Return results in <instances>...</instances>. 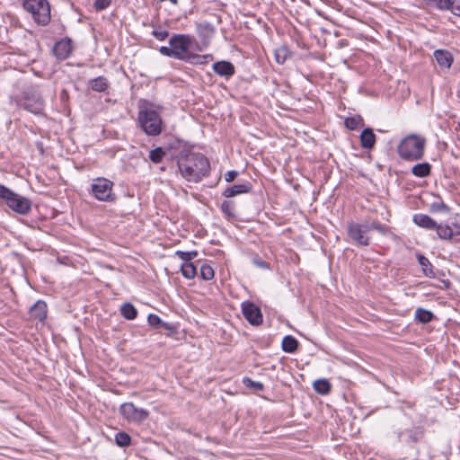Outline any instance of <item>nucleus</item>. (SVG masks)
<instances>
[{
	"mask_svg": "<svg viewBox=\"0 0 460 460\" xmlns=\"http://www.w3.org/2000/svg\"><path fill=\"white\" fill-rule=\"evenodd\" d=\"M176 159L181 175L188 181L197 183L209 174V161L200 153L182 150Z\"/></svg>",
	"mask_w": 460,
	"mask_h": 460,
	"instance_id": "nucleus-1",
	"label": "nucleus"
},
{
	"mask_svg": "<svg viewBox=\"0 0 460 460\" xmlns=\"http://www.w3.org/2000/svg\"><path fill=\"white\" fill-rule=\"evenodd\" d=\"M137 120L141 129L149 137L159 136L164 128L160 112L147 102L139 107Z\"/></svg>",
	"mask_w": 460,
	"mask_h": 460,
	"instance_id": "nucleus-2",
	"label": "nucleus"
},
{
	"mask_svg": "<svg viewBox=\"0 0 460 460\" xmlns=\"http://www.w3.org/2000/svg\"><path fill=\"white\" fill-rule=\"evenodd\" d=\"M426 138L418 134L405 136L398 144L397 153L400 158L407 162L420 160L424 156Z\"/></svg>",
	"mask_w": 460,
	"mask_h": 460,
	"instance_id": "nucleus-3",
	"label": "nucleus"
},
{
	"mask_svg": "<svg viewBox=\"0 0 460 460\" xmlns=\"http://www.w3.org/2000/svg\"><path fill=\"white\" fill-rule=\"evenodd\" d=\"M0 199L5 202L8 208L18 214L27 215L31 209V201L29 199L2 184H0Z\"/></svg>",
	"mask_w": 460,
	"mask_h": 460,
	"instance_id": "nucleus-4",
	"label": "nucleus"
},
{
	"mask_svg": "<svg viewBox=\"0 0 460 460\" xmlns=\"http://www.w3.org/2000/svg\"><path fill=\"white\" fill-rule=\"evenodd\" d=\"M23 8L39 25L46 26L50 22V4L48 0H24Z\"/></svg>",
	"mask_w": 460,
	"mask_h": 460,
	"instance_id": "nucleus-5",
	"label": "nucleus"
},
{
	"mask_svg": "<svg viewBox=\"0 0 460 460\" xmlns=\"http://www.w3.org/2000/svg\"><path fill=\"white\" fill-rule=\"evenodd\" d=\"M194 39L189 34H173L169 40V45L172 47L175 59L181 61H186L189 58L191 52L190 48Z\"/></svg>",
	"mask_w": 460,
	"mask_h": 460,
	"instance_id": "nucleus-6",
	"label": "nucleus"
},
{
	"mask_svg": "<svg viewBox=\"0 0 460 460\" xmlns=\"http://www.w3.org/2000/svg\"><path fill=\"white\" fill-rule=\"evenodd\" d=\"M18 106L35 115H40L43 113L45 102L39 91L31 89L24 92L23 97L18 102Z\"/></svg>",
	"mask_w": 460,
	"mask_h": 460,
	"instance_id": "nucleus-7",
	"label": "nucleus"
},
{
	"mask_svg": "<svg viewBox=\"0 0 460 460\" xmlns=\"http://www.w3.org/2000/svg\"><path fill=\"white\" fill-rule=\"evenodd\" d=\"M113 182L105 178H97L92 184V193L100 201H114L115 194L112 192Z\"/></svg>",
	"mask_w": 460,
	"mask_h": 460,
	"instance_id": "nucleus-8",
	"label": "nucleus"
},
{
	"mask_svg": "<svg viewBox=\"0 0 460 460\" xmlns=\"http://www.w3.org/2000/svg\"><path fill=\"white\" fill-rule=\"evenodd\" d=\"M120 415L128 421L140 423L149 416V411L137 408L133 402H124L119 407Z\"/></svg>",
	"mask_w": 460,
	"mask_h": 460,
	"instance_id": "nucleus-9",
	"label": "nucleus"
},
{
	"mask_svg": "<svg viewBox=\"0 0 460 460\" xmlns=\"http://www.w3.org/2000/svg\"><path fill=\"white\" fill-rule=\"evenodd\" d=\"M348 234L357 244L367 246L369 244V237L366 234L367 229L363 224L349 222L348 224Z\"/></svg>",
	"mask_w": 460,
	"mask_h": 460,
	"instance_id": "nucleus-10",
	"label": "nucleus"
},
{
	"mask_svg": "<svg viewBox=\"0 0 460 460\" xmlns=\"http://www.w3.org/2000/svg\"><path fill=\"white\" fill-rule=\"evenodd\" d=\"M242 313L244 318L252 325H260L263 321L261 309L252 302L244 301L242 303Z\"/></svg>",
	"mask_w": 460,
	"mask_h": 460,
	"instance_id": "nucleus-11",
	"label": "nucleus"
},
{
	"mask_svg": "<svg viewBox=\"0 0 460 460\" xmlns=\"http://www.w3.org/2000/svg\"><path fill=\"white\" fill-rule=\"evenodd\" d=\"M213 71L226 80L235 74V67L230 61L221 60L215 62L212 66Z\"/></svg>",
	"mask_w": 460,
	"mask_h": 460,
	"instance_id": "nucleus-12",
	"label": "nucleus"
},
{
	"mask_svg": "<svg viewBox=\"0 0 460 460\" xmlns=\"http://www.w3.org/2000/svg\"><path fill=\"white\" fill-rule=\"evenodd\" d=\"M72 52L70 39L61 40L54 45L53 53L60 60L66 59Z\"/></svg>",
	"mask_w": 460,
	"mask_h": 460,
	"instance_id": "nucleus-13",
	"label": "nucleus"
},
{
	"mask_svg": "<svg viewBox=\"0 0 460 460\" xmlns=\"http://www.w3.org/2000/svg\"><path fill=\"white\" fill-rule=\"evenodd\" d=\"M48 306L45 301L38 300L31 308V317L40 322H44L47 318Z\"/></svg>",
	"mask_w": 460,
	"mask_h": 460,
	"instance_id": "nucleus-14",
	"label": "nucleus"
},
{
	"mask_svg": "<svg viewBox=\"0 0 460 460\" xmlns=\"http://www.w3.org/2000/svg\"><path fill=\"white\" fill-rule=\"evenodd\" d=\"M252 184L246 181L226 188L222 194L226 198H232L239 194L248 193L252 190Z\"/></svg>",
	"mask_w": 460,
	"mask_h": 460,
	"instance_id": "nucleus-15",
	"label": "nucleus"
},
{
	"mask_svg": "<svg viewBox=\"0 0 460 460\" xmlns=\"http://www.w3.org/2000/svg\"><path fill=\"white\" fill-rule=\"evenodd\" d=\"M412 221L418 226L427 230H435V228L438 227V223L426 214H415L413 216Z\"/></svg>",
	"mask_w": 460,
	"mask_h": 460,
	"instance_id": "nucleus-16",
	"label": "nucleus"
},
{
	"mask_svg": "<svg viewBox=\"0 0 460 460\" xmlns=\"http://www.w3.org/2000/svg\"><path fill=\"white\" fill-rule=\"evenodd\" d=\"M197 32L203 44L207 46L215 33V28L209 22H200L197 24Z\"/></svg>",
	"mask_w": 460,
	"mask_h": 460,
	"instance_id": "nucleus-17",
	"label": "nucleus"
},
{
	"mask_svg": "<svg viewBox=\"0 0 460 460\" xmlns=\"http://www.w3.org/2000/svg\"><path fill=\"white\" fill-rule=\"evenodd\" d=\"M434 58L440 67L449 68L454 61L453 55L446 49L434 51Z\"/></svg>",
	"mask_w": 460,
	"mask_h": 460,
	"instance_id": "nucleus-18",
	"label": "nucleus"
},
{
	"mask_svg": "<svg viewBox=\"0 0 460 460\" xmlns=\"http://www.w3.org/2000/svg\"><path fill=\"white\" fill-rule=\"evenodd\" d=\"M360 144L365 149H371L376 144V135L372 128H366L360 134Z\"/></svg>",
	"mask_w": 460,
	"mask_h": 460,
	"instance_id": "nucleus-19",
	"label": "nucleus"
},
{
	"mask_svg": "<svg viewBox=\"0 0 460 460\" xmlns=\"http://www.w3.org/2000/svg\"><path fill=\"white\" fill-rule=\"evenodd\" d=\"M411 173L419 178H425L431 173V165L428 162L416 164L411 167Z\"/></svg>",
	"mask_w": 460,
	"mask_h": 460,
	"instance_id": "nucleus-20",
	"label": "nucleus"
},
{
	"mask_svg": "<svg viewBox=\"0 0 460 460\" xmlns=\"http://www.w3.org/2000/svg\"><path fill=\"white\" fill-rule=\"evenodd\" d=\"M417 260L421 267L423 274L429 278H435L436 275L429 260L422 254H417Z\"/></svg>",
	"mask_w": 460,
	"mask_h": 460,
	"instance_id": "nucleus-21",
	"label": "nucleus"
},
{
	"mask_svg": "<svg viewBox=\"0 0 460 460\" xmlns=\"http://www.w3.org/2000/svg\"><path fill=\"white\" fill-rule=\"evenodd\" d=\"M298 345L299 343L295 337L287 335L282 340L281 348L285 352L294 353L297 349Z\"/></svg>",
	"mask_w": 460,
	"mask_h": 460,
	"instance_id": "nucleus-22",
	"label": "nucleus"
},
{
	"mask_svg": "<svg viewBox=\"0 0 460 460\" xmlns=\"http://www.w3.org/2000/svg\"><path fill=\"white\" fill-rule=\"evenodd\" d=\"M92 90L102 93L109 87V82L104 76H98L89 81Z\"/></svg>",
	"mask_w": 460,
	"mask_h": 460,
	"instance_id": "nucleus-23",
	"label": "nucleus"
},
{
	"mask_svg": "<svg viewBox=\"0 0 460 460\" xmlns=\"http://www.w3.org/2000/svg\"><path fill=\"white\" fill-rule=\"evenodd\" d=\"M434 314L431 311L419 307L415 311V320L421 323H429L434 319Z\"/></svg>",
	"mask_w": 460,
	"mask_h": 460,
	"instance_id": "nucleus-24",
	"label": "nucleus"
},
{
	"mask_svg": "<svg viewBox=\"0 0 460 460\" xmlns=\"http://www.w3.org/2000/svg\"><path fill=\"white\" fill-rule=\"evenodd\" d=\"M120 314L127 320H134L137 316V310L131 303H124L120 307Z\"/></svg>",
	"mask_w": 460,
	"mask_h": 460,
	"instance_id": "nucleus-25",
	"label": "nucleus"
},
{
	"mask_svg": "<svg viewBox=\"0 0 460 460\" xmlns=\"http://www.w3.org/2000/svg\"><path fill=\"white\" fill-rule=\"evenodd\" d=\"M213 59V56L210 54L207 55H199L191 53L188 59L185 62L192 64V65H205L208 64L210 60Z\"/></svg>",
	"mask_w": 460,
	"mask_h": 460,
	"instance_id": "nucleus-26",
	"label": "nucleus"
},
{
	"mask_svg": "<svg viewBox=\"0 0 460 460\" xmlns=\"http://www.w3.org/2000/svg\"><path fill=\"white\" fill-rule=\"evenodd\" d=\"M220 208L226 217L234 218L236 217L234 201L226 199L222 202Z\"/></svg>",
	"mask_w": 460,
	"mask_h": 460,
	"instance_id": "nucleus-27",
	"label": "nucleus"
},
{
	"mask_svg": "<svg viewBox=\"0 0 460 460\" xmlns=\"http://www.w3.org/2000/svg\"><path fill=\"white\" fill-rule=\"evenodd\" d=\"M314 389L320 394H328L332 385L327 379H317L314 382Z\"/></svg>",
	"mask_w": 460,
	"mask_h": 460,
	"instance_id": "nucleus-28",
	"label": "nucleus"
},
{
	"mask_svg": "<svg viewBox=\"0 0 460 460\" xmlns=\"http://www.w3.org/2000/svg\"><path fill=\"white\" fill-rule=\"evenodd\" d=\"M429 6L435 7L440 11L449 10L451 0H423Z\"/></svg>",
	"mask_w": 460,
	"mask_h": 460,
	"instance_id": "nucleus-29",
	"label": "nucleus"
},
{
	"mask_svg": "<svg viewBox=\"0 0 460 460\" xmlns=\"http://www.w3.org/2000/svg\"><path fill=\"white\" fill-rule=\"evenodd\" d=\"M435 229L437 230L438 238L442 240H450L454 235L453 230L449 226H442L438 224V227Z\"/></svg>",
	"mask_w": 460,
	"mask_h": 460,
	"instance_id": "nucleus-30",
	"label": "nucleus"
},
{
	"mask_svg": "<svg viewBox=\"0 0 460 460\" xmlns=\"http://www.w3.org/2000/svg\"><path fill=\"white\" fill-rule=\"evenodd\" d=\"M181 271L182 276L188 279H193L197 274V269L194 263H182Z\"/></svg>",
	"mask_w": 460,
	"mask_h": 460,
	"instance_id": "nucleus-31",
	"label": "nucleus"
},
{
	"mask_svg": "<svg viewBox=\"0 0 460 460\" xmlns=\"http://www.w3.org/2000/svg\"><path fill=\"white\" fill-rule=\"evenodd\" d=\"M290 57V51L287 46H280L275 50V58L279 64H284Z\"/></svg>",
	"mask_w": 460,
	"mask_h": 460,
	"instance_id": "nucleus-32",
	"label": "nucleus"
},
{
	"mask_svg": "<svg viewBox=\"0 0 460 460\" xmlns=\"http://www.w3.org/2000/svg\"><path fill=\"white\" fill-rule=\"evenodd\" d=\"M115 442L120 447H125L130 445L131 438L124 431H119L115 435Z\"/></svg>",
	"mask_w": 460,
	"mask_h": 460,
	"instance_id": "nucleus-33",
	"label": "nucleus"
},
{
	"mask_svg": "<svg viewBox=\"0 0 460 460\" xmlns=\"http://www.w3.org/2000/svg\"><path fill=\"white\" fill-rule=\"evenodd\" d=\"M175 255L183 261V263H192L191 261L198 256L197 251H176Z\"/></svg>",
	"mask_w": 460,
	"mask_h": 460,
	"instance_id": "nucleus-34",
	"label": "nucleus"
},
{
	"mask_svg": "<svg viewBox=\"0 0 460 460\" xmlns=\"http://www.w3.org/2000/svg\"><path fill=\"white\" fill-rule=\"evenodd\" d=\"M367 229V232H369L371 230H376L377 232L385 234L388 227L385 225H382L378 221H372L370 223H365L363 224Z\"/></svg>",
	"mask_w": 460,
	"mask_h": 460,
	"instance_id": "nucleus-35",
	"label": "nucleus"
},
{
	"mask_svg": "<svg viewBox=\"0 0 460 460\" xmlns=\"http://www.w3.org/2000/svg\"><path fill=\"white\" fill-rule=\"evenodd\" d=\"M164 155L165 151L162 147H156L149 152V159L155 164L161 163Z\"/></svg>",
	"mask_w": 460,
	"mask_h": 460,
	"instance_id": "nucleus-36",
	"label": "nucleus"
},
{
	"mask_svg": "<svg viewBox=\"0 0 460 460\" xmlns=\"http://www.w3.org/2000/svg\"><path fill=\"white\" fill-rule=\"evenodd\" d=\"M243 384L250 389H253L255 392L257 391H263L264 385L261 382H256L252 380L250 377H243Z\"/></svg>",
	"mask_w": 460,
	"mask_h": 460,
	"instance_id": "nucleus-37",
	"label": "nucleus"
},
{
	"mask_svg": "<svg viewBox=\"0 0 460 460\" xmlns=\"http://www.w3.org/2000/svg\"><path fill=\"white\" fill-rule=\"evenodd\" d=\"M215 271L213 268L208 264H202L200 266V277L205 280H210L214 278Z\"/></svg>",
	"mask_w": 460,
	"mask_h": 460,
	"instance_id": "nucleus-38",
	"label": "nucleus"
},
{
	"mask_svg": "<svg viewBox=\"0 0 460 460\" xmlns=\"http://www.w3.org/2000/svg\"><path fill=\"white\" fill-rule=\"evenodd\" d=\"M363 122L362 119L360 117L355 118V117H349L345 119V126L350 130L356 129L359 124Z\"/></svg>",
	"mask_w": 460,
	"mask_h": 460,
	"instance_id": "nucleus-39",
	"label": "nucleus"
},
{
	"mask_svg": "<svg viewBox=\"0 0 460 460\" xmlns=\"http://www.w3.org/2000/svg\"><path fill=\"white\" fill-rule=\"evenodd\" d=\"M430 210L432 212L448 213L450 211V208L447 204H445L443 201H438V202L431 203Z\"/></svg>",
	"mask_w": 460,
	"mask_h": 460,
	"instance_id": "nucleus-40",
	"label": "nucleus"
},
{
	"mask_svg": "<svg viewBox=\"0 0 460 460\" xmlns=\"http://www.w3.org/2000/svg\"><path fill=\"white\" fill-rule=\"evenodd\" d=\"M147 323L150 326L158 329V328H160V325L162 324L163 320L161 319V317L159 315L155 314H150L147 317Z\"/></svg>",
	"mask_w": 460,
	"mask_h": 460,
	"instance_id": "nucleus-41",
	"label": "nucleus"
},
{
	"mask_svg": "<svg viewBox=\"0 0 460 460\" xmlns=\"http://www.w3.org/2000/svg\"><path fill=\"white\" fill-rule=\"evenodd\" d=\"M151 34L158 40H164L168 37L169 32L168 31L159 27L157 29L153 30Z\"/></svg>",
	"mask_w": 460,
	"mask_h": 460,
	"instance_id": "nucleus-42",
	"label": "nucleus"
},
{
	"mask_svg": "<svg viewBox=\"0 0 460 460\" xmlns=\"http://www.w3.org/2000/svg\"><path fill=\"white\" fill-rule=\"evenodd\" d=\"M111 0H95L93 7L96 11H102L110 6Z\"/></svg>",
	"mask_w": 460,
	"mask_h": 460,
	"instance_id": "nucleus-43",
	"label": "nucleus"
},
{
	"mask_svg": "<svg viewBox=\"0 0 460 460\" xmlns=\"http://www.w3.org/2000/svg\"><path fill=\"white\" fill-rule=\"evenodd\" d=\"M454 15L460 17V0H451L449 10Z\"/></svg>",
	"mask_w": 460,
	"mask_h": 460,
	"instance_id": "nucleus-44",
	"label": "nucleus"
},
{
	"mask_svg": "<svg viewBox=\"0 0 460 460\" xmlns=\"http://www.w3.org/2000/svg\"><path fill=\"white\" fill-rule=\"evenodd\" d=\"M159 52L165 57L175 58V55H174L175 53L173 51L172 47L170 45H169V47H166V46L160 47Z\"/></svg>",
	"mask_w": 460,
	"mask_h": 460,
	"instance_id": "nucleus-45",
	"label": "nucleus"
},
{
	"mask_svg": "<svg viewBox=\"0 0 460 460\" xmlns=\"http://www.w3.org/2000/svg\"><path fill=\"white\" fill-rule=\"evenodd\" d=\"M159 329H164V330L167 331L168 332L167 335H171L172 333L176 332V327L173 324L164 322V321H163L162 324L160 325Z\"/></svg>",
	"mask_w": 460,
	"mask_h": 460,
	"instance_id": "nucleus-46",
	"label": "nucleus"
},
{
	"mask_svg": "<svg viewBox=\"0 0 460 460\" xmlns=\"http://www.w3.org/2000/svg\"><path fill=\"white\" fill-rule=\"evenodd\" d=\"M252 263L260 269H269V263L262 261L261 258L256 257L252 259Z\"/></svg>",
	"mask_w": 460,
	"mask_h": 460,
	"instance_id": "nucleus-47",
	"label": "nucleus"
},
{
	"mask_svg": "<svg viewBox=\"0 0 460 460\" xmlns=\"http://www.w3.org/2000/svg\"><path fill=\"white\" fill-rule=\"evenodd\" d=\"M238 172L237 171H234V170H232V171H228L226 174H225V180L227 182H231L233 181H234V179L238 176Z\"/></svg>",
	"mask_w": 460,
	"mask_h": 460,
	"instance_id": "nucleus-48",
	"label": "nucleus"
},
{
	"mask_svg": "<svg viewBox=\"0 0 460 460\" xmlns=\"http://www.w3.org/2000/svg\"><path fill=\"white\" fill-rule=\"evenodd\" d=\"M455 227L456 228V234H460V217H457L456 218V221L454 223Z\"/></svg>",
	"mask_w": 460,
	"mask_h": 460,
	"instance_id": "nucleus-49",
	"label": "nucleus"
}]
</instances>
